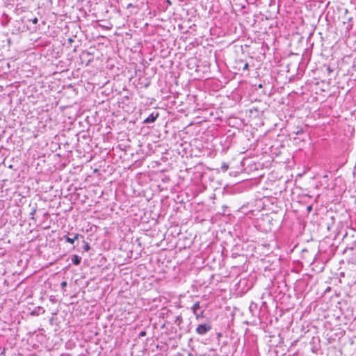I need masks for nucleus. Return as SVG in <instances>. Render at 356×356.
<instances>
[{
    "label": "nucleus",
    "instance_id": "6",
    "mask_svg": "<svg viewBox=\"0 0 356 356\" xmlns=\"http://www.w3.org/2000/svg\"><path fill=\"white\" fill-rule=\"evenodd\" d=\"M83 248L85 251H88L90 248V245L88 242L83 241Z\"/></svg>",
    "mask_w": 356,
    "mask_h": 356
},
{
    "label": "nucleus",
    "instance_id": "4",
    "mask_svg": "<svg viewBox=\"0 0 356 356\" xmlns=\"http://www.w3.org/2000/svg\"><path fill=\"white\" fill-rule=\"evenodd\" d=\"M81 260V258L76 254H74L72 257V261L74 265L77 266V265L80 264Z\"/></svg>",
    "mask_w": 356,
    "mask_h": 356
},
{
    "label": "nucleus",
    "instance_id": "15",
    "mask_svg": "<svg viewBox=\"0 0 356 356\" xmlns=\"http://www.w3.org/2000/svg\"><path fill=\"white\" fill-rule=\"evenodd\" d=\"M182 321L181 316H177V321H179V323Z\"/></svg>",
    "mask_w": 356,
    "mask_h": 356
},
{
    "label": "nucleus",
    "instance_id": "19",
    "mask_svg": "<svg viewBox=\"0 0 356 356\" xmlns=\"http://www.w3.org/2000/svg\"><path fill=\"white\" fill-rule=\"evenodd\" d=\"M69 42L71 43V42H73V40H72V38H70V39H69Z\"/></svg>",
    "mask_w": 356,
    "mask_h": 356
},
{
    "label": "nucleus",
    "instance_id": "8",
    "mask_svg": "<svg viewBox=\"0 0 356 356\" xmlns=\"http://www.w3.org/2000/svg\"><path fill=\"white\" fill-rule=\"evenodd\" d=\"M229 168V165L228 164H227L226 163H222V165H221V169L222 170V172H226Z\"/></svg>",
    "mask_w": 356,
    "mask_h": 356
},
{
    "label": "nucleus",
    "instance_id": "7",
    "mask_svg": "<svg viewBox=\"0 0 356 356\" xmlns=\"http://www.w3.org/2000/svg\"><path fill=\"white\" fill-rule=\"evenodd\" d=\"M195 317H196V319H199L200 318H204V311H201V312H197L196 314H194Z\"/></svg>",
    "mask_w": 356,
    "mask_h": 356
},
{
    "label": "nucleus",
    "instance_id": "5",
    "mask_svg": "<svg viewBox=\"0 0 356 356\" xmlns=\"http://www.w3.org/2000/svg\"><path fill=\"white\" fill-rule=\"evenodd\" d=\"M200 309V305L199 302H196L192 307L191 310L193 314H196L197 312Z\"/></svg>",
    "mask_w": 356,
    "mask_h": 356
},
{
    "label": "nucleus",
    "instance_id": "17",
    "mask_svg": "<svg viewBox=\"0 0 356 356\" xmlns=\"http://www.w3.org/2000/svg\"><path fill=\"white\" fill-rule=\"evenodd\" d=\"M39 309H40V310H42V314H43V313H44V309H42V308H41V307H39Z\"/></svg>",
    "mask_w": 356,
    "mask_h": 356
},
{
    "label": "nucleus",
    "instance_id": "11",
    "mask_svg": "<svg viewBox=\"0 0 356 356\" xmlns=\"http://www.w3.org/2000/svg\"><path fill=\"white\" fill-rule=\"evenodd\" d=\"M31 22L33 23V24H37L38 22V19L37 17H34L33 19H31Z\"/></svg>",
    "mask_w": 356,
    "mask_h": 356
},
{
    "label": "nucleus",
    "instance_id": "13",
    "mask_svg": "<svg viewBox=\"0 0 356 356\" xmlns=\"http://www.w3.org/2000/svg\"><path fill=\"white\" fill-rule=\"evenodd\" d=\"M67 286V282L64 281L61 283L62 288H64Z\"/></svg>",
    "mask_w": 356,
    "mask_h": 356
},
{
    "label": "nucleus",
    "instance_id": "10",
    "mask_svg": "<svg viewBox=\"0 0 356 356\" xmlns=\"http://www.w3.org/2000/svg\"><path fill=\"white\" fill-rule=\"evenodd\" d=\"M248 66H249V65H248V63H245L243 67V70H247L248 69Z\"/></svg>",
    "mask_w": 356,
    "mask_h": 356
},
{
    "label": "nucleus",
    "instance_id": "12",
    "mask_svg": "<svg viewBox=\"0 0 356 356\" xmlns=\"http://www.w3.org/2000/svg\"><path fill=\"white\" fill-rule=\"evenodd\" d=\"M307 211H308V212L312 211V205L308 206V207H307Z\"/></svg>",
    "mask_w": 356,
    "mask_h": 356
},
{
    "label": "nucleus",
    "instance_id": "16",
    "mask_svg": "<svg viewBox=\"0 0 356 356\" xmlns=\"http://www.w3.org/2000/svg\"><path fill=\"white\" fill-rule=\"evenodd\" d=\"M140 335V336H145V332H141Z\"/></svg>",
    "mask_w": 356,
    "mask_h": 356
},
{
    "label": "nucleus",
    "instance_id": "3",
    "mask_svg": "<svg viewBox=\"0 0 356 356\" xmlns=\"http://www.w3.org/2000/svg\"><path fill=\"white\" fill-rule=\"evenodd\" d=\"M79 236H80V235H79V234H76L73 238H70V237H69V236H64V238H65V241H66L67 243H70V244H74V241H75V240H76V239H78V238H79Z\"/></svg>",
    "mask_w": 356,
    "mask_h": 356
},
{
    "label": "nucleus",
    "instance_id": "14",
    "mask_svg": "<svg viewBox=\"0 0 356 356\" xmlns=\"http://www.w3.org/2000/svg\"><path fill=\"white\" fill-rule=\"evenodd\" d=\"M327 71L329 73H330V72H332V70L330 68V66H328V67H327Z\"/></svg>",
    "mask_w": 356,
    "mask_h": 356
},
{
    "label": "nucleus",
    "instance_id": "2",
    "mask_svg": "<svg viewBox=\"0 0 356 356\" xmlns=\"http://www.w3.org/2000/svg\"><path fill=\"white\" fill-rule=\"evenodd\" d=\"M158 117L159 113H152L144 120L143 123H152L157 119Z\"/></svg>",
    "mask_w": 356,
    "mask_h": 356
},
{
    "label": "nucleus",
    "instance_id": "18",
    "mask_svg": "<svg viewBox=\"0 0 356 356\" xmlns=\"http://www.w3.org/2000/svg\"><path fill=\"white\" fill-rule=\"evenodd\" d=\"M77 356H86V355H85V354H79V355H77Z\"/></svg>",
    "mask_w": 356,
    "mask_h": 356
},
{
    "label": "nucleus",
    "instance_id": "1",
    "mask_svg": "<svg viewBox=\"0 0 356 356\" xmlns=\"http://www.w3.org/2000/svg\"><path fill=\"white\" fill-rule=\"evenodd\" d=\"M211 329V326L208 323H203L198 325L196 328V332L200 335H204L210 331Z\"/></svg>",
    "mask_w": 356,
    "mask_h": 356
},
{
    "label": "nucleus",
    "instance_id": "9",
    "mask_svg": "<svg viewBox=\"0 0 356 356\" xmlns=\"http://www.w3.org/2000/svg\"><path fill=\"white\" fill-rule=\"evenodd\" d=\"M35 212H36V208H33L30 213V216H31L32 219L34 218V215H35Z\"/></svg>",
    "mask_w": 356,
    "mask_h": 356
}]
</instances>
